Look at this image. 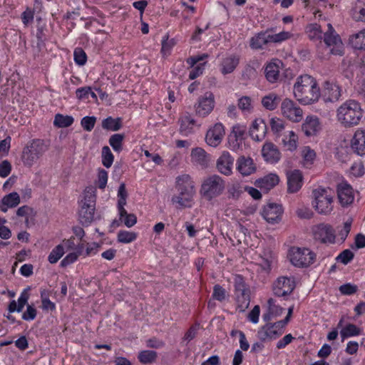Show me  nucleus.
I'll use <instances>...</instances> for the list:
<instances>
[{
  "mask_svg": "<svg viewBox=\"0 0 365 365\" xmlns=\"http://www.w3.org/2000/svg\"><path fill=\"white\" fill-rule=\"evenodd\" d=\"M293 93L295 98L304 105L317 102L321 95L316 79L309 75H302L297 78Z\"/></svg>",
  "mask_w": 365,
  "mask_h": 365,
  "instance_id": "obj_1",
  "label": "nucleus"
},
{
  "mask_svg": "<svg viewBox=\"0 0 365 365\" xmlns=\"http://www.w3.org/2000/svg\"><path fill=\"white\" fill-rule=\"evenodd\" d=\"M338 120L346 127L359 124L363 116L361 105L356 101L349 100L337 109Z\"/></svg>",
  "mask_w": 365,
  "mask_h": 365,
  "instance_id": "obj_2",
  "label": "nucleus"
},
{
  "mask_svg": "<svg viewBox=\"0 0 365 365\" xmlns=\"http://www.w3.org/2000/svg\"><path fill=\"white\" fill-rule=\"evenodd\" d=\"M176 187L179 195L172 197L173 203L178 204L179 207L191 206V201L195 192L194 182L188 175H182L177 178Z\"/></svg>",
  "mask_w": 365,
  "mask_h": 365,
  "instance_id": "obj_3",
  "label": "nucleus"
},
{
  "mask_svg": "<svg viewBox=\"0 0 365 365\" xmlns=\"http://www.w3.org/2000/svg\"><path fill=\"white\" fill-rule=\"evenodd\" d=\"M96 195L93 187H86L84 199L80 202L79 221L84 225H89L94 218Z\"/></svg>",
  "mask_w": 365,
  "mask_h": 365,
  "instance_id": "obj_4",
  "label": "nucleus"
},
{
  "mask_svg": "<svg viewBox=\"0 0 365 365\" xmlns=\"http://www.w3.org/2000/svg\"><path fill=\"white\" fill-rule=\"evenodd\" d=\"M225 182L218 175H212L206 178L201 185L200 193L207 200L220 196L224 191Z\"/></svg>",
  "mask_w": 365,
  "mask_h": 365,
  "instance_id": "obj_5",
  "label": "nucleus"
},
{
  "mask_svg": "<svg viewBox=\"0 0 365 365\" xmlns=\"http://www.w3.org/2000/svg\"><path fill=\"white\" fill-rule=\"evenodd\" d=\"M235 295L240 312H244L248 308L250 303V289L245 282V278L237 274L234 278Z\"/></svg>",
  "mask_w": 365,
  "mask_h": 365,
  "instance_id": "obj_6",
  "label": "nucleus"
},
{
  "mask_svg": "<svg viewBox=\"0 0 365 365\" xmlns=\"http://www.w3.org/2000/svg\"><path fill=\"white\" fill-rule=\"evenodd\" d=\"M46 146L43 141L35 139L26 145L22 152V160L25 165L31 166L45 153Z\"/></svg>",
  "mask_w": 365,
  "mask_h": 365,
  "instance_id": "obj_7",
  "label": "nucleus"
},
{
  "mask_svg": "<svg viewBox=\"0 0 365 365\" xmlns=\"http://www.w3.org/2000/svg\"><path fill=\"white\" fill-rule=\"evenodd\" d=\"M331 191L325 188H317L313 190L314 203H313L315 210L319 214L329 215L332 211V196Z\"/></svg>",
  "mask_w": 365,
  "mask_h": 365,
  "instance_id": "obj_8",
  "label": "nucleus"
},
{
  "mask_svg": "<svg viewBox=\"0 0 365 365\" xmlns=\"http://www.w3.org/2000/svg\"><path fill=\"white\" fill-rule=\"evenodd\" d=\"M289 255L292 264L298 267H309L315 259V254L308 248L292 247Z\"/></svg>",
  "mask_w": 365,
  "mask_h": 365,
  "instance_id": "obj_9",
  "label": "nucleus"
},
{
  "mask_svg": "<svg viewBox=\"0 0 365 365\" xmlns=\"http://www.w3.org/2000/svg\"><path fill=\"white\" fill-rule=\"evenodd\" d=\"M314 239L322 244H334L336 240L335 230L329 224L320 223L312 227Z\"/></svg>",
  "mask_w": 365,
  "mask_h": 365,
  "instance_id": "obj_10",
  "label": "nucleus"
},
{
  "mask_svg": "<svg viewBox=\"0 0 365 365\" xmlns=\"http://www.w3.org/2000/svg\"><path fill=\"white\" fill-rule=\"evenodd\" d=\"M281 110L283 115L292 121L299 122L302 119V110L289 98L282 101Z\"/></svg>",
  "mask_w": 365,
  "mask_h": 365,
  "instance_id": "obj_11",
  "label": "nucleus"
},
{
  "mask_svg": "<svg viewBox=\"0 0 365 365\" xmlns=\"http://www.w3.org/2000/svg\"><path fill=\"white\" fill-rule=\"evenodd\" d=\"M328 30L324 34V41L328 46H335L336 48L331 49V53L334 55L341 56L343 51L341 49V41L340 36L335 32L331 24H327Z\"/></svg>",
  "mask_w": 365,
  "mask_h": 365,
  "instance_id": "obj_12",
  "label": "nucleus"
},
{
  "mask_svg": "<svg viewBox=\"0 0 365 365\" xmlns=\"http://www.w3.org/2000/svg\"><path fill=\"white\" fill-rule=\"evenodd\" d=\"M295 288L294 281L291 278L279 277L273 284V292L277 297H284L290 294Z\"/></svg>",
  "mask_w": 365,
  "mask_h": 365,
  "instance_id": "obj_13",
  "label": "nucleus"
},
{
  "mask_svg": "<svg viewBox=\"0 0 365 365\" xmlns=\"http://www.w3.org/2000/svg\"><path fill=\"white\" fill-rule=\"evenodd\" d=\"M214 106V95L211 92H207L203 96L199 98L198 102L195 105L196 114L199 116L205 117L211 113Z\"/></svg>",
  "mask_w": 365,
  "mask_h": 365,
  "instance_id": "obj_14",
  "label": "nucleus"
},
{
  "mask_svg": "<svg viewBox=\"0 0 365 365\" xmlns=\"http://www.w3.org/2000/svg\"><path fill=\"white\" fill-rule=\"evenodd\" d=\"M282 212L283 210L281 205L268 203L264 207L262 215L267 222L274 224L280 220Z\"/></svg>",
  "mask_w": 365,
  "mask_h": 365,
  "instance_id": "obj_15",
  "label": "nucleus"
},
{
  "mask_svg": "<svg viewBox=\"0 0 365 365\" xmlns=\"http://www.w3.org/2000/svg\"><path fill=\"white\" fill-rule=\"evenodd\" d=\"M234 158L227 151L222 152L216 162V168L221 174L229 176L232 173Z\"/></svg>",
  "mask_w": 365,
  "mask_h": 365,
  "instance_id": "obj_16",
  "label": "nucleus"
},
{
  "mask_svg": "<svg viewBox=\"0 0 365 365\" xmlns=\"http://www.w3.org/2000/svg\"><path fill=\"white\" fill-rule=\"evenodd\" d=\"M225 135L224 126L217 123L208 130L205 136L207 143L212 147H217L222 141Z\"/></svg>",
  "mask_w": 365,
  "mask_h": 365,
  "instance_id": "obj_17",
  "label": "nucleus"
},
{
  "mask_svg": "<svg viewBox=\"0 0 365 365\" xmlns=\"http://www.w3.org/2000/svg\"><path fill=\"white\" fill-rule=\"evenodd\" d=\"M287 178V192L289 193H295L298 192L302 186L303 181V175L300 170H294L288 172Z\"/></svg>",
  "mask_w": 365,
  "mask_h": 365,
  "instance_id": "obj_18",
  "label": "nucleus"
},
{
  "mask_svg": "<svg viewBox=\"0 0 365 365\" xmlns=\"http://www.w3.org/2000/svg\"><path fill=\"white\" fill-rule=\"evenodd\" d=\"M283 334L281 329H277L272 323H267L257 331V337L262 341H271L280 336Z\"/></svg>",
  "mask_w": 365,
  "mask_h": 365,
  "instance_id": "obj_19",
  "label": "nucleus"
},
{
  "mask_svg": "<svg viewBox=\"0 0 365 365\" xmlns=\"http://www.w3.org/2000/svg\"><path fill=\"white\" fill-rule=\"evenodd\" d=\"M267 124L262 118L255 119L250 129V135L255 141L262 140L267 133Z\"/></svg>",
  "mask_w": 365,
  "mask_h": 365,
  "instance_id": "obj_20",
  "label": "nucleus"
},
{
  "mask_svg": "<svg viewBox=\"0 0 365 365\" xmlns=\"http://www.w3.org/2000/svg\"><path fill=\"white\" fill-rule=\"evenodd\" d=\"M321 130L319 120L317 116H307L304 122L302 125V131L306 136L316 135Z\"/></svg>",
  "mask_w": 365,
  "mask_h": 365,
  "instance_id": "obj_21",
  "label": "nucleus"
},
{
  "mask_svg": "<svg viewBox=\"0 0 365 365\" xmlns=\"http://www.w3.org/2000/svg\"><path fill=\"white\" fill-rule=\"evenodd\" d=\"M262 154L264 160L269 163H276L281 158L279 149L272 143H264L262 149Z\"/></svg>",
  "mask_w": 365,
  "mask_h": 365,
  "instance_id": "obj_22",
  "label": "nucleus"
},
{
  "mask_svg": "<svg viewBox=\"0 0 365 365\" xmlns=\"http://www.w3.org/2000/svg\"><path fill=\"white\" fill-rule=\"evenodd\" d=\"M337 195L342 206H347L354 200L352 187L347 183H341L337 186Z\"/></svg>",
  "mask_w": 365,
  "mask_h": 365,
  "instance_id": "obj_23",
  "label": "nucleus"
},
{
  "mask_svg": "<svg viewBox=\"0 0 365 365\" xmlns=\"http://www.w3.org/2000/svg\"><path fill=\"white\" fill-rule=\"evenodd\" d=\"M282 64L279 59L268 63L264 68V75L269 83H275L279 78V65Z\"/></svg>",
  "mask_w": 365,
  "mask_h": 365,
  "instance_id": "obj_24",
  "label": "nucleus"
},
{
  "mask_svg": "<svg viewBox=\"0 0 365 365\" xmlns=\"http://www.w3.org/2000/svg\"><path fill=\"white\" fill-rule=\"evenodd\" d=\"M237 169L244 176L250 175L256 171L253 160L248 157L240 156L237 160Z\"/></svg>",
  "mask_w": 365,
  "mask_h": 365,
  "instance_id": "obj_25",
  "label": "nucleus"
},
{
  "mask_svg": "<svg viewBox=\"0 0 365 365\" xmlns=\"http://www.w3.org/2000/svg\"><path fill=\"white\" fill-rule=\"evenodd\" d=\"M351 148L359 155H365V132L363 130H357L352 140Z\"/></svg>",
  "mask_w": 365,
  "mask_h": 365,
  "instance_id": "obj_26",
  "label": "nucleus"
},
{
  "mask_svg": "<svg viewBox=\"0 0 365 365\" xmlns=\"http://www.w3.org/2000/svg\"><path fill=\"white\" fill-rule=\"evenodd\" d=\"M324 96L325 101H336L341 96V89L338 85L326 81L324 83Z\"/></svg>",
  "mask_w": 365,
  "mask_h": 365,
  "instance_id": "obj_27",
  "label": "nucleus"
},
{
  "mask_svg": "<svg viewBox=\"0 0 365 365\" xmlns=\"http://www.w3.org/2000/svg\"><path fill=\"white\" fill-rule=\"evenodd\" d=\"M21 202L20 196L16 192L6 195L0 201V210L6 212L9 207H15Z\"/></svg>",
  "mask_w": 365,
  "mask_h": 365,
  "instance_id": "obj_28",
  "label": "nucleus"
},
{
  "mask_svg": "<svg viewBox=\"0 0 365 365\" xmlns=\"http://www.w3.org/2000/svg\"><path fill=\"white\" fill-rule=\"evenodd\" d=\"M247 132V128L243 125H235L232 127V133L229 136V140L231 142L232 138H234V141H232L233 147H239L240 144L242 143V141L245 138V135Z\"/></svg>",
  "mask_w": 365,
  "mask_h": 365,
  "instance_id": "obj_29",
  "label": "nucleus"
},
{
  "mask_svg": "<svg viewBox=\"0 0 365 365\" xmlns=\"http://www.w3.org/2000/svg\"><path fill=\"white\" fill-rule=\"evenodd\" d=\"M29 289L30 288L28 287L21 292L20 297L18 299V303H16L15 300L10 302L8 306V311L9 313L14 312H21L23 310L29 298V294L27 292Z\"/></svg>",
  "mask_w": 365,
  "mask_h": 365,
  "instance_id": "obj_30",
  "label": "nucleus"
},
{
  "mask_svg": "<svg viewBox=\"0 0 365 365\" xmlns=\"http://www.w3.org/2000/svg\"><path fill=\"white\" fill-rule=\"evenodd\" d=\"M240 59L235 55H231L222 59L220 63V71L223 75L231 73L239 64Z\"/></svg>",
  "mask_w": 365,
  "mask_h": 365,
  "instance_id": "obj_31",
  "label": "nucleus"
},
{
  "mask_svg": "<svg viewBox=\"0 0 365 365\" xmlns=\"http://www.w3.org/2000/svg\"><path fill=\"white\" fill-rule=\"evenodd\" d=\"M279 179L276 174L270 173L263 178L256 180L255 185L261 189L269 190L279 183Z\"/></svg>",
  "mask_w": 365,
  "mask_h": 365,
  "instance_id": "obj_32",
  "label": "nucleus"
},
{
  "mask_svg": "<svg viewBox=\"0 0 365 365\" xmlns=\"http://www.w3.org/2000/svg\"><path fill=\"white\" fill-rule=\"evenodd\" d=\"M280 101L281 98L278 95L274 93H270L262 97L261 103L265 109L273 110L277 108Z\"/></svg>",
  "mask_w": 365,
  "mask_h": 365,
  "instance_id": "obj_33",
  "label": "nucleus"
},
{
  "mask_svg": "<svg viewBox=\"0 0 365 365\" xmlns=\"http://www.w3.org/2000/svg\"><path fill=\"white\" fill-rule=\"evenodd\" d=\"M269 42H271L269 34H267V32H261L251 38L250 47L253 49H259Z\"/></svg>",
  "mask_w": 365,
  "mask_h": 365,
  "instance_id": "obj_34",
  "label": "nucleus"
},
{
  "mask_svg": "<svg viewBox=\"0 0 365 365\" xmlns=\"http://www.w3.org/2000/svg\"><path fill=\"white\" fill-rule=\"evenodd\" d=\"M349 43L355 49L365 50V30L350 36Z\"/></svg>",
  "mask_w": 365,
  "mask_h": 365,
  "instance_id": "obj_35",
  "label": "nucleus"
},
{
  "mask_svg": "<svg viewBox=\"0 0 365 365\" xmlns=\"http://www.w3.org/2000/svg\"><path fill=\"white\" fill-rule=\"evenodd\" d=\"M191 157L193 161L200 165L207 164V155L206 152L201 148H195L192 150Z\"/></svg>",
  "mask_w": 365,
  "mask_h": 365,
  "instance_id": "obj_36",
  "label": "nucleus"
},
{
  "mask_svg": "<svg viewBox=\"0 0 365 365\" xmlns=\"http://www.w3.org/2000/svg\"><path fill=\"white\" fill-rule=\"evenodd\" d=\"M102 127L103 129L117 131L122 127L121 118H113L112 117H108L103 120Z\"/></svg>",
  "mask_w": 365,
  "mask_h": 365,
  "instance_id": "obj_37",
  "label": "nucleus"
},
{
  "mask_svg": "<svg viewBox=\"0 0 365 365\" xmlns=\"http://www.w3.org/2000/svg\"><path fill=\"white\" fill-rule=\"evenodd\" d=\"M125 135L123 133H116L112 135L109 138V144L114 151L120 153L123 150V141Z\"/></svg>",
  "mask_w": 365,
  "mask_h": 365,
  "instance_id": "obj_38",
  "label": "nucleus"
},
{
  "mask_svg": "<svg viewBox=\"0 0 365 365\" xmlns=\"http://www.w3.org/2000/svg\"><path fill=\"white\" fill-rule=\"evenodd\" d=\"M361 334V329L354 324H346L340 331V335L344 341L346 338L357 336Z\"/></svg>",
  "mask_w": 365,
  "mask_h": 365,
  "instance_id": "obj_39",
  "label": "nucleus"
},
{
  "mask_svg": "<svg viewBox=\"0 0 365 365\" xmlns=\"http://www.w3.org/2000/svg\"><path fill=\"white\" fill-rule=\"evenodd\" d=\"M73 120L72 116L58 113L55 115L53 124L58 128H67L73 124Z\"/></svg>",
  "mask_w": 365,
  "mask_h": 365,
  "instance_id": "obj_40",
  "label": "nucleus"
},
{
  "mask_svg": "<svg viewBox=\"0 0 365 365\" xmlns=\"http://www.w3.org/2000/svg\"><path fill=\"white\" fill-rule=\"evenodd\" d=\"M157 356V352L155 351L144 350L139 353L138 358L140 363L148 364L154 362Z\"/></svg>",
  "mask_w": 365,
  "mask_h": 365,
  "instance_id": "obj_41",
  "label": "nucleus"
},
{
  "mask_svg": "<svg viewBox=\"0 0 365 365\" xmlns=\"http://www.w3.org/2000/svg\"><path fill=\"white\" fill-rule=\"evenodd\" d=\"M195 124V120L190 116H185L182 118L180 131L184 135H188L192 132V126Z\"/></svg>",
  "mask_w": 365,
  "mask_h": 365,
  "instance_id": "obj_42",
  "label": "nucleus"
},
{
  "mask_svg": "<svg viewBox=\"0 0 365 365\" xmlns=\"http://www.w3.org/2000/svg\"><path fill=\"white\" fill-rule=\"evenodd\" d=\"M118 241L121 243H130L135 240L137 234L134 232L120 230L118 233Z\"/></svg>",
  "mask_w": 365,
  "mask_h": 365,
  "instance_id": "obj_43",
  "label": "nucleus"
},
{
  "mask_svg": "<svg viewBox=\"0 0 365 365\" xmlns=\"http://www.w3.org/2000/svg\"><path fill=\"white\" fill-rule=\"evenodd\" d=\"M64 248L63 245H58L56 246L50 252L48 260L51 264L56 263L63 255Z\"/></svg>",
  "mask_w": 365,
  "mask_h": 365,
  "instance_id": "obj_44",
  "label": "nucleus"
},
{
  "mask_svg": "<svg viewBox=\"0 0 365 365\" xmlns=\"http://www.w3.org/2000/svg\"><path fill=\"white\" fill-rule=\"evenodd\" d=\"M114 160V156L110 151L108 146H104L102 148V163L103 165L109 168L111 167Z\"/></svg>",
  "mask_w": 365,
  "mask_h": 365,
  "instance_id": "obj_45",
  "label": "nucleus"
},
{
  "mask_svg": "<svg viewBox=\"0 0 365 365\" xmlns=\"http://www.w3.org/2000/svg\"><path fill=\"white\" fill-rule=\"evenodd\" d=\"M297 135L293 132L290 131L289 135V139L287 138H285L283 139L282 142L284 145L287 148L288 150L293 151L296 150L297 147Z\"/></svg>",
  "mask_w": 365,
  "mask_h": 365,
  "instance_id": "obj_46",
  "label": "nucleus"
},
{
  "mask_svg": "<svg viewBox=\"0 0 365 365\" xmlns=\"http://www.w3.org/2000/svg\"><path fill=\"white\" fill-rule=\"evenodd\" d=\"M238 108L243 112L250 113L253 108L252 106V99L250 97L245 96L239 98Z\"/></svg>",
  "mask_w": 365,
  "mask_h": 365,
  "instance_id": "obj_47",
  "label": "nucleus"
},
{
  "mask_svg": "<svg viewBox=\"0 0 365 365\" xmlns=\"http://www.w3.org/2000/svg\"><path fill=\"white\" fill-rule=\"evenodd\" d=\"M243 190L240 184H232L227 190L228 198L238 200Z\"/></svg>",
  "mask_w": 365,
  "mask_h": 365,
  "instance_id": "obj_48",
  "label": "nucleus"
},
{
  "mask_svg": "<svg viewBox=\"0 0 365 365\" xmlns=\"http://www.w3.org/2000/svg\"><path fill=\"white\" fill-rule=\"evenodd\" d=\"M321 26L317 24H312L308 29V36L312 40H319L322 38Z\"/></svg>",
  "mask_w": 365,
  "mask_h": 365,
  "instance_id": "obj_49",
  "label": "nucleus"
},
{
  "mask_svg": "<svg viewBox=\"0 0 365 365\" xmlns=\"http://www.w3.org/2000/svg\"><path fill=\"white\" fill-rule=\"evenodd\" d=\"M75 63L78 66H83L87 61L86 52L81 48H76L73 52Z\"/></svg>",
  "mask_w": 365,
  "mask_h": 365,
  "instance_id": "obj_50",
  "label": "nucleus"
},
{
  "mask_svg": "<svg viewBox=\"0 0 365 365\" xmlns=\"http://www.w3.org/2000/svg\"><path fill=\"white\" fill-rule=\"evenodd\" d=\"M354 255L350 250H344L336 258L337 262L347 264L354 259Z\"/></svg>",
  "mask_w": 365,
  "mask_h": 365,
  "instance_id": "obj_51",
  "label": "nucleus"
},
{
  "mask_svg": "<svg viewBox=\"0 0 365 365\" xmlns=\"http://www.w3.org/2000/svg\"><path fill=\"white\" fill-rule=\"evenodd\" d=\"M257 77V71L256 69L250 66L247 65L242 73V78L244 81H250L255 79Z\"/></svg>",
  "mask_w": 365,
  "mask_h": 365,
  "instance_id": "obj_52",
  "label": "nucleus"
},
{
  "mask_svg": "<svg viewBox=\"0 0 365 365\" xmlns=\"http://www.w3.org/2000/svg\"><path fill=\"white\" fill-rule=\"evenodd\" d=\"M96 118L94 116H85L81 119V126L86 131H91L95 126Z\"/></svg>",
  "mask_w": 365,
  "mask_h": 365,
  "instance_id": "obj_53",
  "label": "nucleus"
},
{
  "mask_svg": "<svg viewBox=\"0 0 365 365\" xmlns=\"http://www.w3.org/2000/svg\"><path fill=\"white\" fill-rule=\"evenodd\" d=\"M81 255V251L76 252H71L67 255L61 262V266L62 267H67L68 265L73 263L77 260L79 255Z\"/></svg>",
  "mask_w": 365,
  "mask_h": 365,
  "instance_id": "obj_54",
  "label": "nucleus"
},
{
  "mask_svg": "<svg viewBox=\"0 0 365 365\" xmlns=\"http://www.w3.org/2000/svg\"><path fill=\"white\" fill-rule=\"evenodd\" d=\"M270 127L274 133H279L284 128V121L279 118H272L270 120Z\"/></svg>",
  "mask_w": 365,
  "mask_h": 365,
  "instance_id": "obj_55",
  "label": "nucleus"
},
{
  "mask_svg": "<svg viewBox=\"0 0 365 365\" xmlns=\"http://www.w3.org/2000/svg\"><path fill=\"white\" fill-rule=\"evenodd\" d=\"M212 297L220 302L225 299V289L220 284H215L213 287Z\"/></svg>",
  "mask_w": 365,
  "mask_h": 365,
  "instance_id": "obj_56",
  "label": "nucleus"
},
{
  "mask_svg": "<svg viewBox=\"0 0 365 365\" xmlns=\"http://www.w3.org/2000/svg\"><path fill=\"white\" fill-rule=\"evenodd\" d=\"M358 287L356 285L346 283L339 287V291L344 295H351L357 292Z\"/></svg>",
  "mask_w": 365,
  "mask_h": 365,
  "instance_id": "obj_57",
  "label": "nucleus"
},
{
  "mask_svg": "<svg viewBox=\"0 0 365 365\" xmlns=\"http://www.w3.org/2000/svg\"><path fill=\"white\" fill-rule=\"evenodd\" d=\"M36 309L32 305L28 304L26 311L22 314V319L25 321H31L36 318Z\"/></svg>",
  "mask_w": 365,
  "mask_h": 365,
  "instance_id": "obj_58",
  "label": "nucleus"
},
{
  "mask_svg": "<svg viewBox=\"0 0 365 365\" xmlns=\"http://www.w3.org/2000/svg\"><path fill=\"white\" fill-rule=\"evenodd\" d=\"M108 181V173L103 169H101L98 171V187L100 189L103 190L107 184Z\"/></svg>",
  "mask_w": 365,
  "mask_h": 365,
  "instance_id": "obj_59",
  "label": "nucleus"
},
{
  "mask_svg": "<svg viewBox=\"0 0 365 365\" xmlns=\"http://www.w3.org/2000/svg\"><path fill=\"white\" fill-rule=\"evenodd\" d=\"M290 36L291 34L287 31H282L276 34H269V41H271V42L278 43L288 39Z\"/></svg>",
  "mask_w": 365,
  "mask_h": 365,
  "instance_id": "obj_60",
  "label": "nucleus"
},
{
  "mask_svg": "<svg viewBox=\"0 0 365 365\" xmlns=\"http://www.w3.org/2000/svg\"><path fill=\"white\" fill-rule=\"evenodd\" d=\"M34 16V11L29 8H26V9L21 14V20L23 24L25 26H27L30 22L33 21Z\"/></svg>",
  "mask_w": 365,
  "mask_h": 365,
  "instance_id": "obj_61",
  "label": "nucleus"
},
{
  "mask_svg": "<svg viewBox=\"0 0 365 365\" xmlns=\"http://www.w3.org/2000/svg\"><path fill=\"white\" fill-rule=\"evenodd\" d=\"M11 170V165L8 160H5L0 163V177H7L10 174Z\"/></svg>",
  "mask_w": 365,
  "mask_h": 365,
  "instance_id": "obj_62",
  "label": "nucleus"
},
{
  "mask_svg": "<svg viewBox=\"0 0 365 365\" xmlns=\"http://www.w3.org/2000/svg\"><path fill=\"white\" fill-rule=\"evenodd\" d=\"M198 329L199 324H194L191 326L185 333L183 339L187 341L192 340L196 336Z\"/></svg>",
  "mask_w": 365,
  "mask_h": 365,
  "instance_id": "obj_63",
  "label": "nucleus"
},
{
  "mask_svg": "<svg viewBox=\"0 0 365 365\" xmlns=\"http://www.w3.org/2000/svg\"><path fill=\"white\" fill-rule=\"evenodd\" d=\"M297 215L302 219H310L312 217L314 213L309 208L304 207L299 208L297 210Z\"/></svg>",
  "mask_w": 365,
  "mask_h": 365,
  "instance_id": "obj_64",
  "label": "nucleus"
}]
</instances>
